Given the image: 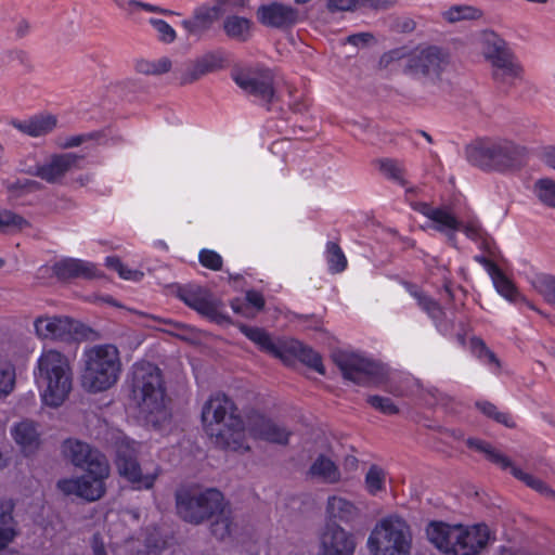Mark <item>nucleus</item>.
Returning <instances> with one entry per match:
<instances>
[{
	"mask_svg": "<svg viewBox=\"0 0 555 555\" xmlns=\"http://www.w3.org/2000/svg\"><path fill=\"white\" fill-rule=\"evenodd\" d=\"M245 422L233 400L223 393L212 395L202 410V423L205 433L219 447L241 454L250 451L245 441Z\"/></svg>",
	"mask_w": 555,
	"mask_h": 555,
	"instance_id": "f257e3e1",
	"label": "nucleus"
},
{
	"mask_svg": "<svg viewBox=\"0 0 555 555\" xmlns=\"http://www.w3.org/2000/svg\"><path fill=\"white\" fill-rule=\"evenodd\" d=\"M171 61L168 57H162L154 61L139 60L135 62V69L144 75H162L171 69Z\"/></svg>",
	"mask_w": 555,
	"mask_h": 555,
	"instance_id": "79ce46f5",
	"label": "nucleus"
},
{
	"mask_svg": "<svg viewBox=\"0 0 555 555\" xmlns=\"http://www.w3.org/2000/svg\"><path fill=\"white\" fill-rule=\"evenodd\" d=\"M449 55L438 47L417 48L405 61V70L413 77L435 82L449 68Z\"/></svg>",
	"mask_w": 555,
	"mask_h": 555,
	"instance_id": "9b49d317",
	"label": "nucleus"
},
{
	"mask_svg": "<svg viewBox=\"0 0 555 555\" xmlns=\"http://www.w3.org/2000/svg\"><path fill=\"white\" fill-rule=\"evenodd\" d=\"M491 280L498 293L504 298L509 301H515L518 298V292L516 287L500 269L491 275Z\"/></svg>",
	"mask_w": 555,
	"mask_h": 555,
	"instance_id": "a18cd8bd",
	"label": "nucleus"
},
{
	"mask_svg": "<svg viewBox=\"0 0 555 555\" xmlns=\"http://www.w3.org/2000/svg\"><path fill=\"white\" fill-rule=\"evenodd\" d=\"M542 162L555 170V146H547L542 152Z\"/></svg>",
	"mask_w": 555,
	"mask_h": 555,
	"instance_id": "e2e57ef3",
	"label": "nucleus"
},
{
	"mask_svg": "<svg viewBox=\"0 0 555 555\" xmlns=\"http://www.w3.org/2000/svg\"><path fill=\"white\" fill-rule=\"evenodd\" d=\"M426 534L437 548L452 555H479L493 540L485 524L464 526L433 521Z\"/></svg>",
	"mask_w": 555,
	"mask_h": 555,
	"instance_id": "20e7f679",
	"label": "nucleus"
},
{
	"mask_svg": "<svg viewBox=\"0 0 555 555\" xmlns=\"http://www.w3.org/2000/svg\"><path fill=\"white\" fill-rule=\"evenodd\" d=\"M477 262H479L485 269L486 271L488 272V274L491 276L492 274H494L499 268L496 267V264L489 260L488 258H486L485 256H481V255H477L475 256L474 258Z\"/></svg>",
	"mask_w": 555,
	"mask_h": 555,
	"instance_id": "0e129e2a",
	"label": "nucleus"
},
{
	"mask_svg": "<svg viewBox=\"0 0 555 555\" xmlns=\"http://www.w3.org/2000/svg\"><path fill=\"white\" fill-rule=\"evenodd\" d=\"M442 18L448 23L463 21H477L483 16L481 9L469 4H455L441 13Z\"/></svg>",
	"mask_w": 555,
	"mask_h": 555,
	"instance_id": "c756f323",
	"label": "nucleus"
},
{
	"mask_svg": "<svg viewBox=\"0 0 555 555\" xmlns=\"http://www.w3.org/2000/svg\"><path fill=\"white\" fill-rule=\"evenodd\" d=\"M95 468H86L81 477L62 479L57 482L59 489L65 494H74L87 501L100 500L105 491V480L111 468L108 462H95Z\"/></svg>",
	"mask_w": 555,
	"mask_h": 555,
	"instance_id": "f8f14e48",
	"label": "nucleus"
},
{
	"mask_svg": "<svg viewBox=\"0 0 555 555\" xmlns=\"http://www.w3.org/2000/svg\"><path fill=\"white\" fill-rule=\"evenodd\" d=\"M366 546L372 555H410L412 532L408 522L392 514L380 518L372 529Z\"/></svg>",
	"mask_w": 555,
	"mask_h": 555,
	"instance_id": "6e6552de",
	"label": "nucleus"
},
{
	"mask_svg": "<svg viewBox=\"0 0 555 555\" xmlns=\"http://www.w3.org/2000/svg\"><path fill=\"white\" fill-rule=\"evenodd\" d=\"M477 46L490 64L511 51L506 41L492 30L481 31L477 37Z\"/></svg>",
	"mask_w": 555,
	"mask_h": 555,
	"instance_id": "cd10ccee",
	"label": "nucleus"
},
{
	"mask_svg": "<svg viewBox=\"0 0 555 555\" xmlns=\"http://www.w3.org/2000/svg\"><path fill=\"white\" fill-rule=\"evenodd\" d=\"M372 39H373V37L371 34L360 33V34L349 36L347 38V42L352 46H356V47H363Z\"/></svg>",
	"mask_w": 555,
	"mask_h": 555,
	"instance_id": "680f3d73",
	"label": "nucleus"
},
{
	"mask_svg": "<svg viewBox=\"0 0 555 555\" xmlns=\"http://www.w3.org/2000/svg\"><path fill=\"white\" fill-rule=\"evenodd\" d=\"M105 264L109 269L115 270L118 273V275L124 280L138 282L141 281L143 278V272L126 267L117 257H106Z\"/></svg>",
	"mask_w": 555,
	"mask_h": 555,
	"instance_id": "de8ad7c7",
	"label": "nucleus"
},
{
	"mask_svg": "<svg viewBox=\"0 0 555 555\" xmlns=\"http://www.w3.org/2000/svg\"><path fill=\"white\" fill-rule=\"evenodd\" d=\"M411 294L416 298L418 306L426 311L431 319L438 320L442 315L443 311L435 300L418 291H414Z\"/></svg>",
	"mask_w": 555,
	"mask_h": 555,
	"instance_id": "3c124183",
	"label": "nucleus"
},
{
	"mask_svg": "<svg viewBox=\"0 0 555 555\" xmlns=\"http://www.w3.org/2000/svg\"><path fill=\"white\" fill-rule=\"evenodd\" d=\"M150 24L157 31L159 40L169 43L176 39L175 29L164 20L151 18Z\"/></svg>",
	"mask_w": 555,
	"mask_h": 555,
	"instance_id": "5fc2aeb1",
	"label": "nucleus"
},
{
	"mask_svg": "<svg viewBox=\"0 0 555 555\" xmlns=\"http://www.w3.org/2000/svg\"><path fill=\"white\" fill-rule=\"evenodd\" d=\"M256 15L262 25L273 28H288L299 20L298 11L295 8L281 2L260 5Z\"/></svg>",
	"mask_w": 555,
	"mask_h": 555,
	"instance_id": "aec40b11",
	"label": "nucleus"
},
{
	"mask_svg": "<svg viewBox=\"0 0 555 555\" xmlns=\"http://www.w3.org/2000/svg\"><path fill=\"white\" fill-rule=\"evenodd\" d=\"M532 193L537 199L547 206L555 208V180L548 177L540 178L532 185Z\"/></svg>",
	"mask_w": 555,
	"mask_h": 555,
	"instance_id": "f704fd0d",
	"label": "nucleus"
},
{
	"mask_svg": "<svg viewBox=\"0 0 555 555\" xmlns=\"http://www.w3.org/2000/svg\"><path fill=\"white\" fill-rule=\"evenodd\" d=\"M378 169L383 175L399 183L404 182V168L397 160L383 158L377 162Z\"/></svg>",
	"mask_w": 555,
	"mask_h": 555,
	"instance_id": "09e8293b",
	"label": "nucleus"
},
{
	"mask_svg": "<svg viewBox=\"0 0 555 555\" xmlns=\"http://www.w3.org/2000/svg\"><path fill=\"white\" fill-rule=\"evenodd\" d=\"M424 215L435 223V229L438 231H454L460 228L456 218L446 209L427 207Z\"/></svg>",
	"mask_w": 555,
	"mask_h": 555,
	"instance_id": "2f4dec72",
	"label": "nucleus"
},
{
	"mask_svg": "<svg viewBox=\"0 0 555 555\" xmlns=\"http://www.w3.org/2000/svg\"><path fill=\"white\" fill-rule=\"evenodd\" d=\"M493 78L502 83L514 85L524 79V68L512 51L490 64Z\"/></svg>",
	"mask_w": 555,
	"mask_h": 555,
	"instance_id": "393cba45",
	"label": "nucleus"
},
{
	"mask_svg": "<svg viewBox=\"0 0 555 555\" xmlns=\"http://www.w3.org/2000/svg\"><path fill=\"white\" fill-rule=\"evenodd\" d=\"M215 516L216 519L211 524V532L216 538L222 540L230 535L233 526L231 512L225 508L224 500L222 501L221 511L215 514Z\"/></svg>",
	"mask_w": 555,
	"mask_h": 555,
	"instance_id": "58836bf2",
	"label": "nucleus"
},
{
	"mask_svg": "<svg viewBox=\"0 0 555 555\" xmlns=\"http://www.w3.org/2000/svg\"><path fill=\"white\" fill-rule=\"evenodd\" d=\"M251 25L246 17L230 15L223 22V29L230 38L246 41L251 34Z\"/></svg>",
	"mask_w": 555,
	"mask_h": 555,
	"instance_id": "7c9ffc66",
	"label": "nucleus"
},
{
	"mask_svg": "<svg viewBox=\"0 0 555 555\" xmlns=\"http://www.w3.org/2000/svg\"><path fill=\"white\" fill-rule=\"evenodd\" d=\"M12 125L24 134L38 138L53 131L57 125V119L51 114H40L24 120H14Z\"/></svg>",
	"mask_w": 555,
	"mask_h": 555,
	"instance_id": "a878e982",
	"label": "nucleus"
},
{
	"mask_svg": "<svg viewBox=\"0 0 555 555\" xmlns=\"http://www.w3.org/2000/svg\"><path fill=\"white\" fill-rule=\"evenodd\" d=\"M386 470L377 465L370 466L364 478L365 490L371 495H378L386 490Z\"/></svg>",
	"mask_w": 555,
	"mask_h": 555,
	"instance_id": "c9c22d12",
	"label": "nucleus"
},
{
	"mask_svg": "<svg viewBox=\"0 0 555 555\" xmlns=\"http://www.w3.org/2000/svg\"><path fill=\"white\" fill-rule=\"evenodd\" d=\"M327 9L331 12L356 11L353 0H327Z\"/></svg>",
	"mask_w": 555,
	"mask_h": 555,
	"instance_id": "13d9d810",
	"label": "nucleus"
},
{
	"mask_svg": "<svg viewBox=\"0 0 555 555\" xmlns=\"http://www.w3.org/2000/svg\"><path fill=\"white\" fill-rule=\"evenodd\" d=\"M246 301L248 306H251L254 308V311L257 313L260 311L264 306V299L262 295L255 291H249L246 294Z\"/></svg>",
	"mask_w": 555,
	"mask_h": 555,
	"instance_id": "052dcab7",
	"label": "nucleus"
},
{
	"mask_svg": "<svg viewBox=\"0 0 555 555\" xmlns=\"http://www.w3.org/2000/svg\"><path fill=\"white\" fill-rule=\"evenodd\" d=\"M80 156L74 153L52 154L43 162L25 163L22 170L51 184H62L66 175L78 168Z\"/></svg>",
	"mask_w": 555,
	"mask_h": 555,
	"instance_id": "ddd939ff",
	"label": "nucleus"
},
{
	"mask_svg": "<svg viewBox=\"0 0 555 555\" xmlns=\"http://www.w3.org/2000/svg\"><path fill=\"white\" fill-rule=\"evenodd\" d=\"M183 301L201 314L211 317L217 312V304L206 294L188 293L182 295Z\"/></svg>",
	"mask_w": 555,
	"mask_h": 555,
	"instance_id": "e433bc0d",
	"label": "nucleus"
},
{
	"mask_svg": "<svg viewBox=\"0 0 555 555\" xmlns=\"http://www.w3.org/2000/svg\"><path fill=\"white\" fill-rule=\"evenodd\" d=\"M16 384V370L14 364L5 359L0 358V400L10 396Z\"/></svg>",
	"mask_w": 555,
	"mask_h": 555,
	"instance_id": "72a5a7b5",
	"label": "nucleus"
},
{
	"mask_svg": "<svg viewBox=\"0 0 555 555\" xmlns=\"http://www.w3.org/2000/svg\"><path fill=\"white\" fill-rule=\"evenodd\" d=\"M353 1H354V10H359L362 8L383 10V9H388L390 7V3L387 0H353Z\"/></svg>",
	"mask_w": 555,
	"mask_h": 555,
	"instance_id": "4d7b16f0",
	"label": "nucleus"
},
{
	"mask_svg": "<svg viewBox=\"0 0 555 555\" xmlns=\"http://www.w3.org/2000/svg\"><path fill=\"white\" fill-rule=\"evenodd\" d=\"M206 74L204 73L203 68L201 67L198 61L196 60L193 64L188 66L178 77L181 85H188L192 83L202 77H204Z\"/></svg>",
	"mask_w": 555,
	"mask_h": 555,
	"instance_id": "6e6d98bb",
	"label": "nucleus"
},
{
	"mask_svg": "<svg viewBox=\"0 0 555 555\" xmlns=\"http://www.w3.org/2000/svg\"><path fill=\"white\" fill-rule=\"evenodd\" d=\"M34 333L38 339L67 341L74 337L76 323L64 315L42 314L34 319Z\"/></svg>",
	"mask_w": 555,
	"mask_h": 555,
	"instance_id": "f3484780",
	"label": "nucleus"
},
{
	"mask_svg": "<svg viewBox=\"0 0 555 555\" xmlns=\"http://www.w3.org/2000/svg\"><path fill=\"white\" fill-rule=\"evenodd\" d=\"M470 346L473 354L483 364L488 365L491 370L499 369V360L496 359L495 354L487 348L482 340L472 339Z\"/></svg>",
	"mask_w": 555,
	"mask_h": 555,
	"instance_id": "49530a36",
	"label": "nucleus"
},
{
	"mask_svg": "<svg viewBox=\"0 0 555 555\" xmlns=\"http://www.w3.org/2000/svg\"><path fill=\"white\" fill-rule=\"evenodd\" d=\"M231 308L235 313L241 314L245 318H254L256 315V312L249 308L248 304L240 299L232 300Z\"/></svg>",
	"mask_w": 555,
	"mask_h": 555,
	"instance_id": "bf43d9fd",
	"label": "nucleus"
},
{
	"mask_svg": "<svg viewBox=\"0 0 555 555\" xmlns=\"http://www.w3.org/2000/svg\"><path fill=\"white\" fill-rule=\"evenodd\" d=\"M462 230L468 238L478 244L479 248L488 251L490 255H493V240L482 231L478 222L470 221L466 223Z\"/></svg>",
	"mask_w": 555,
	"mask_h": 555,
	"instance_id": "4c0bfd02",
	"label": "nucleus"
},
{
	"mask_svg": "<svg viewBox=\"0 0 555 555\" xmlns=\"http://www.w3.org/2000/svg\"><path fill=\"white\" fill-rule=\"evenodd\" d=\"M336 363L343 376L359 385H377L383 382L382 367L358 353H339Z\"/></svg>",
	"mask_w": 555,
	"mask_h": 555,
	"instance_id": "2eb2a0df",
	"label": "nucleus"
},
{
	"mask_svg": "<svg viewBox=\"0 0 555 555\" xmlns=\"http://www.w3.org/2000/svg\"><path fill=\"white\" fill-rule=\"evenodd\" d=\"M289 431L266 417L259 412L247 414L245 422V438L250 436L273 443L285 444L288 442ZM247 442V440L245 439Z\"/></svg>",
	"mask_w": 555,
	"mask_h": 555,
	"instance_id": "6ab92c4d",
	"label": "nucleus"
},
{
	"mask_svg": "<svg viewBox=\"0 0 555 555\" xmlns=\"http://www.w3.org/2000/svg\"><path fill=\"white\" fill-rule=\"evenodd\" d=\"M197 61L207 75L223 68L227 60L221 52H210L197 59Z\"/></svg>",
	"mask_w": 555,
	"mask_h": 555,
	"instance_id": "8fccbe9b",
	"label": "nucleus"
},
{
	"mask_svg": "<svg viewBox=\"0 0 555 555\" xmlns=\"http://www.w3.org/2000/svg\"><path fill=\"white\" fill-rule=\"evenodd\" d=\"M10 435L25 455L35 453L41 443L38 426L30 420H22L10 428Z\"/></svg>",
	"mask_w": 555,
	"mask_h": 555,
	"instance_id": "412c9836",
	"label": "nucleus"
},
{
	"mask_svg": "<svg viewBox=\"0 0 555 555\" xmlns=\"http://www.w3.org/2000/svg\"><path fill=\"white\" fill-rule=\"evenodd\" d=\"M92 550L94 555H107L103 542L98 537L93 538Z\"/></svg>",
	"mask_w": 555,
	"mask_h": 555,
	"instance_id": "69168bd1",
	"label": "nucleus"
},
{
	"mask_svg": "<svg viewBox=\"0 0 555 555\" xmlns=\"http://www.w3.org/2000/svg\"><path fill=\"white\" fill-rule=\"evenodd\" d=\"M325 258L328 270L332 273H340L347 267V258L341 248L334 242H328L325 249Z\"/></svg>",
	"mask_w": 555,
	"mask_h": 555,
	"instance_id": "a19ab883",
	"label": "nucleus"
},
{
	"mask_svg": "<svg viewBox=\"0 0 555 555\" xmlns=\"http://www.w3.org/2000/svg\"><path fill=\"white\" fill-rule=\"evenodd\" d=\"M248 1L249 0H215V2H217L219 5H222L223 8L228 5L235 8L245 7Z\"/></svg>",
	"mask_w": 555,
	"mask_h": 555,
	"instance_id": "338daca9",
	"label": "nucleus"
},
{
	"mask_svg": "<svg viewBox=\"0 0 555 555\" xmlns=\"http://www.w3.org/2000/svg\"><path fill=\"white\" fill-rule=\"evenodd\" d=\"M223 7L202 4L194 10L192 18L182 21V26L190 35H201L221 16Z\"/></svg>",
	"mask_w": 555,
	"mask_h": 555,
	"instance_id": "b1692460",
	"label": "nucleus"
},
{
	"mask_svg": "<svg viewBox=\"0 0 555 555\" xmlns=\"http://www.w3.org/2000/svg\"><path fill=\"white\" fill-rule=\"evenodd\" d=\"M476 408L487 417L492 418L506 427H514L515 425L512 416L508 413L499 411L498 408L491 402L478 401L476 402Z\"/></svg>",
	"mask_w": 555,
	"mask_h": 555,
	"instance_id": "c03bdc74",
	"label": "nucleus"
},
{
	"mask_svg": "<svg viewBox=\"0 0 555 555\" xmlns=\"http://www.w3.org/2000/svg\"><path fill=\"white\" fill-rule=\"evenodd\" d=\"M83 140H85V137H82V135H74V137L66 139V141L64 143H62L61 145L63 147H75V146L80 145L83 142Z\"/></svg>",
	"mask_w": 555,
	"mask_h": 555,
	"instance_id": "774afa93",
	"label": "nucleus"
},
{
	"mask_svg": "<svg viewBox=\"0 0 555 555\" xmlns=\"http://www.w3.org/2000/svg\"><path fill=\"white\" fill-rule=\"evenodd\" d=\"M53 273L60 279H96L101 278L102 273L98 267L86 260L76 258H64L54 262L52 267Z\"/></svg>",
	"mask_w": 555,
	"mask_h": 555,
	"instance_id": "4be33fe9",
	"label": "nucleus"
},
{
	"mask_svg": "<svg viewBox=\"0 0 555 555\" xmlns=\"http://www.w3.org/2000/svg\"><path fill=\"white\" fill-rule=\"evenodd\" d=\"M532 286L547 302L555 305V276L538 274L532 279Z\"/></svg>",
	"mask_w": 555,
	"mask_h": 555,
	"instance_id": "37998d69",
	"label": "nucleus"
},
{
	"mask_svg": "<svg viewBox=\"0 0 555 555\" xmlns=\"http://www.w3.org/2000/svg\"><path fill=\"white\" fill-rule=\"evenodd\" d=\"M223 495L216 489H180L176 493L179 516L188 522L201 524L222 507Z\"/></svg>",
	"mask_w": 555,
	"mask_h": 555,
	"instance_id": "9d476101",
	"label": "nucleus"
},
{
	"mask_svg": "<svg viewBox=\"0 0 555 555\" xmlns=\"http://www.w3.org/2000/svg\"><path fill=\"white\" fill-rule=\"evenodd\" d=\"M121 359L118 348L112 344L94 345L82 353L81 386L89 392H102L119 379Z\"/></svg>",
	"mask_w": 555,
	"mask_h": 555,
	"instance_id": "39448f33",
	"label": "nucleus"
},
{
	"mask_svg": "<svg viewBox=\"0 0 555 555\" xmlns=\"http://www.w3.org/2000/svg\"><path fill=\"white\" fill-rule=\"evenodd\" d=\"M114 3L128 15L133 16L139 11L144 10L146 12L159 13V14H172L171 11L163 9L151 3L141 2L138 0H113Z\"/></svg>",
	"mask_w": 555,
	"mask_h": 555,
	"instance_id": "ea45409f",
	"label": "nucleus"
},
{
	"mask_svg": "<svg viewBox=\"0 0 555 555\" xmlns=\"http://www.w3.org/2000/svg\"><path fill=\"white\" fill-rule=\"evenodd\" d=\"M132 396L142 420L154 427L168 421L166 392L160 370L149 362L138 363L132 372Z\"/></svg>",
	"mask_w": 555,
	"mask_h": 555,
	"instance_id": "7ed1b4c3",
	"label": "nucleus"
},
{
	"mask_svg": "<svg viewBox=\"0 0 555 555\" xmlns=\"http://www.w3.org/2000/svg\"><path fill=\"white\" fill-rule=\"evenodd\" d=\"M232 78L246 93L264 102L272 101L274 96L273 74L270 69L256 66L233 70Z\"/></svg>",
	"mask_w": 555,
	"mask_h": 555,
	"instance_id": "dca6fc26",
	"label": "nucleus"
},
{
	"mask_svg": "<svg viewBox=\"0 0 555 555\" xmlns=\"http://www.w3.org/2000/svg\"><path fill=\"white\" fill-rule=\"evenodd\" d=\"M241 332L250 339L258 348L285 363L295 359L300 360L320 374L325 373V367L318 352L305 346L294 338H280L274 340L268 332L260 327L247 325L240 326Z\"/></svg>",
	"mask_w": 555,
	"mask_h": 555,
	"instance_id": "0eeeda50",
	"label": "nucleus"
},
{
	"mask_svg": "<svg viewBox=\"0 0 555 555\" xmlns=\"http://www.w3.org/2000/svg\"><path fill=\"white\" fill-rule=\"evenodd\" d=\"M142 444L129 439L121 440L116 451V468L120 477L134 490H150L160 475V467L153 461H138Z\"/></svg>",
	"mask_w": 555,
	"mask_h": 555,
	"instance_id": "1a4fd4ad",
	"label": "nucleus"
},
{
	"mask_svg": "<svg viewBox=\"0 0 555 555\" xmlns=\"http://www.w3.org/2000/svg\"><path fill=\"white\" fill-rule=\"evenodd\" d=\"M468 162L481 169L500 172L520 169L528 159V150L511 140H478L466 150Z\"/></svg>",
	"mask_w": 555,
	"mask_h": 555,
	"instance_id": "423d86ee",
	"label": "nucleus"
},
{
	"mask_svg": "<svg viewBox=\"0 0 555 555\" xmlns=\"http://www.w3.org/2000/svg\"><path fill=\"white\" fill-rule=\"evenodd\" d=\"M308 474L325 483H337L341 479L340 470L328 453L318 454L312 461Z\"/></svg>",
	"mask_w": 555,
	"mask_h": 555,
	"instance_id": "bb28decb",
	"label": "nucleus"
},
{
	"mask_svg": "<svg viewBox=\"0 0 555 555\" xmlns=\"http://www.w3.org/2000/svg\"><path fill=\"white\" fill-rule=\"evenodd\" d=\"M325 512L330 519L344 522L353 520L359 514V509L354 503L340 495L328 496Z\"/></svg>",
	"mask_w": 555,
	"mask_h": 555,
	"instance_id": "c85d7f7f",
	"label": "nucleus"
},
{
	"mask_svg": "<svg viewBox=\"0 0 555 555\" xmlns=\"http://www.w3.org/2000/svg\"><path fill=\"white\" fill-rule=\"evenodd\" d=\"M367 403L375 410L388 415L397 414L399 411L391 399L380 396L367 397Z\"/></svg>",
	"mask_w": 555,
	"mask_h": 555,
	"instance_id": "864d4df0",
	"label": "nucleus"
},
{
	"mask_svg": "<svg viewBox=\"0 0 555 555\" xmlns=\"http://www.w3.org/2000/svg\"><path fill=\"white\" fill-rule=\"evenodd\" d=\"M356 547L352 532L338 525H327L320 534L317 555H353Z\"/></svg>",
	"mask_w": 555,
	"mask_h": 555,
	"instance_id": "a211bd4d",
	"label": "nucleus"
},
{
	"mask_svg": "<svg viewBox=\"0 0 555 555\" xmlns=\"http://www.w3.org/2000/svg\"><path fill=\"white\" fill-rule=\"evenodd\" d=\"M33 375L41 401L50 408L64 403L73 388V369L67 356L53 348L42 349Z\"/></svg>",
	"mask_w": 555,
	"mask_h": 555,
	"instance_id": "f03ea898",
	"label": "nucleus"
},
{
	"mask_svg": "<svg viewBox=\"0 0 555 555\" xmlns=\"http://www.w3.org/2000/svg\"><path fill=\"white\" fill-rule=\"evenodd\" d=\"M198 259L201 264L207 269L219 271L222 268V257L215 250L202 249Z\"/></svg>",
	"mask_w": 555,
	"mask_h": 555,
	"instance_id": "603ef678",
	"label": "nucleus"
},
{
	"mask_svg": "<svg viewBox=\"0 0 555 555\" xmlns=\"http://www.w3.org/2000/svg\"><path fill=\"white\" fill-rule=\"evenodd\" d=\"M466 443L469 448L483 453L489 461L499 465L500 467L504 469L511 468V473L515 478L519 479L534 491L545 495L546 498L555 499V491L551 489L543 480L514 466L507 456L492 448L488 442L476 438H469L467 439Z\"/></svg>",
	"mask_w": 555,
	"mask_h": 555,
	"instance_id": "4468645a",
	"label": "nucleus"
},
{
	"mask_svg": "<svg viewBox=\"0 0 555 555\" xmlns=\"http://www.w3.org/2000/svg\"><path fill=\"white\" fill-rule=\"evenodd\" d=\"M30 223L23 216L9 209H0V232L13 234L29 228Z\"/></svg>",
	"mask_w": 555,
	"mask_h": 555,
	"instance_id": "473e14b6",
	"label": "nucleus"
},
{
	"mask_svg": "<svg viewBox=\"0 0 555 555\" xmlns=\"http://www.w3.org/2000/svg\"><path fill=\"white\" fill-rule=\"evenodd\" d=\"M63 452L75 466L79 467L95 468V462H107L98 450L76 439H67L63 444Z\"/></svg>",
	"mask_w": 555,
	"mask_h": 555,
	"instance_id": "5701e85b",
	"label": "nucleus"
}]
</instances>
